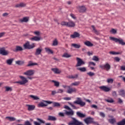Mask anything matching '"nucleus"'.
Instances as JSON below:
<instances>
[{
  "instance_id": "11",
  "label": "nucleus",
  "mask_w": 125,
  "mask_h": 125,
  "mask_svg": "<svg viewBox=\"0 0 125 125\" xmlns=\"http://www.w3.org/2000/svg\"><path fill=\"white\" fill-rule=\"evenodd\" d=\"M0 54L2 56H7L9 54V52L8 51L5 50L4 47H1L0 48Z\"/></svg>"
},
{
  "instance_id": "42",
  "label": "nucleus",
  "mask_w": 125,
  "mask_h": 125,
  "mask_svg": "<svg viewBox=\"0 0 125 125\" xmlns=\"http://www.w3.org/2000/svg\"><path fill=\"white\" fill-rule=\"evenodd\" d=\"M119 95L121 96L122 97H124L125 96V90H120L119 91Z\"/></svg>"
},
{
  "instance_id": "59",
  "label": "nucleus",
  "mask_w": 125,
  "mask_h": 125,
  "mask_svg": "<svg viewBox=\"0 0 125 125\" xmlns=\"http://www.w3.org/2000/svg\"><path fill=\"white\" fill-rule=\"evenodd\" d=\"M100 115L103 118H104L105 117V114L104 112H100Z\"/></svg>"
},
{
  "instance_id": "10",
  "label": "nucleus",
  "mask_w": 125,
  "mask_h": 125,
  "mask_svg": "<svg viewBox=\"0 0 125 125\" xmlns=\"http://www.w3.org/2000/svg\"><path fill=\"white\" fill-rule=\"evenodd\" d=\"M67 88L68 89L67 90L66 93L68 94H72L73 93H76L77 91V89L75 87H71L70 86H67Z\"/></svg>"
},
{
  "instance_id": "39",
  "label": "nucleus",
  "mask_w": 125,
  "mask_h": 125,
  "mask_svg": "<svg viewBox=\"0 0 125 125\" xmlns=\"http://www.w3.org/2000/svg\"><path fill=\"white\" fill-rule=\"evenodd\" d=\"M14 61L13 59H8L7 60H6V63L9 65H11L13 62Z\"/></svg>"
},
{
  "instance_id": "55",
  "label": "nucleus",
  "mask_w": 125,
  "mask_h": 125,
  "mask_svg": "<svg viewBox=\"0 0 125 125\" xmlns=\"http://www.w3.org/2000/svg\"><path fill=\"white\" fill-rule=\"evenodd\" d=\"M58 115L61 117H64L65 116V114L63 112H59Z\"/></svg>"
},
{
  "instance_id": "16",
  "label": "nucleus",
  "mask_w": 125,
  "mask_h": 125,
  "mask_svg": "<svg viewBox=\"0 0 125 125\" xmlns=\"http://www.w3.org/2000/svg\"><path fill=\"white\" fill-rule=\"evenodd\" d=\"M51 70L56 74H59L62 73V71L58 68H51Z\"/></svg>"
},
{
  "instance_id": "26",
  "label": "nucleus",
  "mask_w": 125,
  "mask_h": 125,
  "mask_svg": "<svg viewBox=\"0 0 125 125\" xmlns=\"http://www.w3.org/2000/svg\"><path fill=\"white\" fill-rule=\"evenodd\" d=\"M71 46L76 49H80L81 47V45L80 44L77 43H72Z\"/></svg>"
},
{
  "instance_id": "31",
  "label": "nucleus",
  "mask_w": 125,
  "mask_h": 125,
  "mask_svg": "<svg viewBox=\"0 0 125 125\" xmlns=\"http://www.w3.org/2000/svg\"><path fill=\"white\" fill-rule=\"evenodd\" d=\"M23 50V49L21 46H16L15 51V52H18V51H22Z\"/></svg>"
},
{
  "instance_id": "24",
  "label": "nucleus",
  "mask_w": 125,
  "mask_h": 125,
  "mask_svg": "<svg viewBox=\"0 0 125 125\" xmlns=\"http://www.w3.org/2000/svg\"><path fill=\"white\" fill-rule=\"evenodd\" d=\"M76 114H77V116L80 118H83L85 117V114H84L80 111L77 112Z\"/></svg>"
},
{
  "instance_id": "58",
  "label": "nucleus",
  "mask_w": 125,
  "mask_h": 125,
  "mask_svg": "<svg viewBox=\"0 0 125 125\" xmlns=\"http://www.w3.org/2000/svg\"><path fill=\"white\" fill-rule=\"evenodd\" d=\"M110 32H111L113 34H116L117 33V30L115 29H111L110 30Z\"/></svg>"
},
{
  "instance_id": "56",
  "label": "nucleus",
  "mask_w": 125,
  "mask_h": 125,
  "mask_svg": "<svg viewBox=\"0 0 125 125\" xmlns=\"http://www.w3.org/2000/svg\"><path fill=\"white\" fill-rule=\"evenodd\" d=\"M33 34L37 36H40V32L38 31L33 32Z\"/></svg>"
},
{
  "instance_id": "40",
  "label": "nucleus",
  "mask_w": 125,
  "mask_h": 125,
  "mask_svg": "<svg viewBox=\"0 0 125 125\" xmlns=\"http://www.w3.org/2000/svg\"><path fill=\"white\" fill-rule=\"evenodd\" d=\"M105 101L110 104L114 103V100L112 98H108L107 99H105Z\"/></svg>"
},
{
  "instance_id": "1",
  "label": "nucleus",
  "mask_w": 125,
  "mask_h": 125,
  "mask_svg": "<svg viewBox=\"0 0 125 125\" xmlns=\"http://www.w3.org/2000/svg\"><path fill=\"white\" fill-rule=\"evenodd\" d=\"M72 121L68 123V125H84L82 122L79 121L75 117H71Z\"/></svg>"
},
{
  "instance_id": "47",
  "label": "nucleus",
  "mask_w": 125,
  "mask_h": 125,
  "mask_svg": "<svg viewBox=\"0 0 125 125\" xmlns=\"http://www.w3.org/2000/svg\"><path fill=\"white\" fill-rule=\"evenodd\" d=\"M92 60L95 62H99V58L98 57L96 56H94L92 58Z\"/></svg>"
},
{
  "instance_id": "7",
  "label": "nucleus",
  "mask_w": 125,
  "mask_h": 125,
  "mask_svg": "<svg viewBox=\"0 0 125 125\" xmlns=\"http://www.w3.org/2000/svg\"><path fill=\"white\" fill-rule=\"evenodd\" d=\"M94 119L91 117H87L83 120L84 122L86 125H89L92 124Z\"/></svg>"
},
{
  "instance_id": "3",
  "label": "nucleus",
  "mask_w": 125,
  "mask_h": 125,
  "mask_svg": "<svg viewBox=\"0 0 125 125\" xmlns=\"http://www.w3.org/2000/svg\"><path fill=\"white\" fill-rule=\"evenodd\" d=\"M19 77L21 79V81L15 82L14 83H19L20 85H22L25 84L26 83H27L28 82V80L25 77L22 76H20Z\"/></svg>"
},
{
  "instance_id": "36",
  "label": "nucleus",
  "mask_w": 125,
  "mask_h": 125,
  "mask_svg": "<svg viewBox=\"0 0 125 125\" xmlns=\"http://www.w3.org/2000/svg\"><path fill=\"white\" fill-rule=\"evenodd\" d=\"M48 120L55 121L57 120V118L54 116H48Z\"/></svg>"
},
{
  "instance_id": "25",
  "label": "nucleus",
  "mask_w": 125,
  "mask_h": 125,
  "mask_svg": "<svg viewBox=\"0 0 125 125\" xmlns=\"http://www.w3.org/2000/svg\"><path fill=\"white\" fill-rule=\"evenodd\" d=\"M28 21H29V18L28 17H24L22 19H21L20 20V21L21 23L27 22Z\"/></svg>"
},
{
  "instance_id": "57",
  "label": "nucleus",
  "mask_w": 125,
  "mask_h": 125,
  "mask_svg": "<svg viewBox=\"0 0 125 125\" xmlns=\"http://www.w3.org/2000/svg\"><path fill=\"white\" fill-rule=\"evenodd\" d=\"M42 102L43 103H45L48 104H52L53 103V102L49 101H45V100H42Z\"/></svg>"
},
{
  "instance_id": "27",
  "label": "nucleus",
  "mask_w": 125,
  "mask_h": 125,
  "mask_svg": "<svg viewBox=\"0 0 125 125\" xmlns=\"http://www.w3.org/2000/svg\"><path fill=\"white\" fill-rule=\"evenodd\" d=\"M80 83H81V82L76 81V82H74V83H71L70 84V86H78L80 84Z\"/></svg>"
},
{
  "instance_id": "4",
  "label": "nucleus",
  "mask_w": 125,
  "mask_h": 125,
  "mask_svg": "<svg viewBox=\"0 0 125 125\" xmlns=\"http://www.w3.org/2000/svg\"><path fill=\"white\" fill-rule=\"evenodd\" d=\"M73 103L74 104L80 105L81 107H83L86 104L85 102H83L82 98L79 97L77 98V100L74 101Z\"/></svg>"
},
{
  "instance_id": "61",
  "label": "nucleus",
  "mask_w": 125,
  "mask_h": 125,
  "mask_svg": "<svg viewBox=\"0 0 125 125\" xmlns=\"http://www.w3.org/2000/svg\"><path fill=\"white\" fill-rule=\"evenodd\" d=\"M63 92L64 90L62 89H58L57 90V93H62Z\"/></svg>"
},
{
  "instance_id": "20",
  "label": "nucleus",
  "mask_w": 125,
  "mask_h": 125,
  "mask_svg": "<svg viewBox=\"0 0 125 125\" xmlns=\"http://www.w3.org/2000/svg\"><path fill=\"white\" fill-rule=\"evenodd\" d=\"M80 37V34L77 32H75L73 34L71 35L70 37L72 39H75L76 38H79Z\"/></svg>"
},
{
  "instance_id": "43",
  "label": "nucleus",
  "mask_w": 125,
  "mask_h": 125,
  "mask_svg": "<svg viewBox=\"0 0 125 125\" xmlns=\"http://www.w3.org/2000/svg\"><path fill=\"white\" fill-rule=\"evenodd\" d=\"M53 105L54 107H57L60 108L61 107V104L58 102H54L53 103Z\"/></svg>"
},
{
  "instance_id": "5",
  "label": "nucleus",
  "mask_w": 125,
  "mask_h": 125,
  "mask_svg": "<svg viewBox=\"0 0 125 125\" xmlns=\"http://www.w3.org/2000/svg\"><path fill=\"white\" fill-rule=\"evenodd\" d=\"M23 47L25 49H32L35 47V43L30 44L29 42H27L25 44H23Z\"/></svg>"
},
{
  "instance_id": "46",
  "label": "nucleus",
  "mask_w": 125,
  "mask_h": 125,
  "mask_svg": "<svg viewBox=\"0 0 125 125\" xmlns=\"http://www.w3.org/2000/svg\"><path fill=\"white\" fill-rule=\"evenodd\" d=\"M109 54L110 55H120L121 54V52H115V51H110L109 52Z\"/></svg>"
},
{
  "instance_id": "62",
  "label": "nucleus",
  "mask_w": 125,
  "mask_h": 125,
  "mask_svg": "<svg viewBox=\"0 0 125 125\" xmlns=\"http://www.w3.org/2000/svg\"><path fill=\"white\" fill-rule=\"evenodd\" d=\"M24 125H32V124L29 121H26Z\"/></svg>"
},
{
  "instance_id": "45",
  "label": "nucleus",
  "mask_w": 125,
  "mask_h": 125,
  "mask_svg": "<svg viewBox=\"0 0 125 125\" xmlns=\"http://www.w3.org/2000/svg\"><path fill=\"white\" fill-rule=\"evenodd\" d=\"M96 65V63L93 62H89L88 67H91L92 66H95Z\"/></svg>"
},
{
  "instance_id": "17",
  "label": "nucleus",
  "mask_w": 125,
  "mask_h": 125,
  "mask_svg": "<svg viewBox=\"0 0 125 125\" xmlns=\"http://www.w3.org/2000/svg\"><path fill=\"white\" fill-rule=\"evenodd\" d=\"M26 106L28 107L27 110L29 111H33L36 108V106L35 105L27 104Z\"/></svg>"
},
{
  "instance_id": "41",
  "label": "nucleus",
  "mask_w": 125,
  "mask_h": 125,
  "mask_svg": "<svg viewBox=\"0 0 125 125\" xmlns=\"http://www.w3.org/2000/svg\"><path fill=\"white\" fill-rule=\"evenodd\" d=\"M24 63V61H16V64L19 65H22Z\"/></svg>"
},
{
  "instance_id": "28",
  "label": "nucleus",
  "mask_w": 125,
  "mask_h": 125,
  "mask_svg": "<svg viewBox=\"0 0 125 125\" xmlns=\"http://www.w3.org/2000/svg\"><path fill=\"white\" fill-rule=\"evenodd\" d=\"M79 77V75L78 74H75L74 75H69L68 76V79H78Z\"/></svg>"
},
{
  "instance_id": "44",
  "label": "nucleus",
  "mask_w": 125,
  "mask_h": 125,
  "mask_svg": "<svg viewBox=\"0 0 125 125\" xmlns=\"http://www.w3.org/2000/svg\"><path fill=\"white\" fill-rule=\"evenodd\" d=\"M6 119H8L9 121H16V118L13 117H6Z\"/></svg>"
},
{
  "instance_id": "12",
  "label": "nucleus",
  "mask_w": 125,
  "mask_h": 125,
  "mask_svg": "<svg viewBox=\"0 0 125 125\" xmlns=\"http://www.w3.org/2000/svg\"><path fill=\"white\" fill-rule=\"evenodd\" d=\"M77 8L79 12L82 13H85L87 10V9L85 6H79Z\"/></svg>"
},
{
  "instance_id": "63",
  "label": "nucleus",
  "mask_w": 125,
  "mask_h": 125,
  "mask_svg": "<svg viewBox=\"0 0 125 125\" xmlns=\"http://www.w3.org/2000/svg\"><path fill=\"white\" fill-rule=\"evenodd\" d=\"M117 125H125L124 124V121L122 120L121 121L119 122L118 123H117Z\"/></svg>"
},
{
  "instance_id": "49",
  "label": "nucleus",
  "mask_w": 125,
  "mask_h": 125,
  "mask_svg": "<svg viewBox=\"0 0 125 125\" xmlns=\"http://www.w3.org/2000/svg\"><path fill=\"white\" fill-rule=\"evenodd\" d=\"M68 104L71 106V107L73 108V109H78V108L74 104H73L72 103L69 102Z\"/></svg>"
},
{
  "instance_id": "23",
  "label": "nucleus",
  "mask_w": 125,
  "mask_h": 125,
  "mask_svg": "<svg viewBox=\"0 0 125 125\" xmlns=\"http://www.w3.org/2000/svg\"><path fill=\"white\" fill-rule=\"evenodd\" d=\"M84 44L87 47H92L93 46V44L91 43L90 41H87L84 42Z\"/></svg>"
},
{
  "instance_id": "29",
  "label": "nucleus",
  "mask_w": 125,
  "mask_h": 125,
  "mask_svg": "<svg viewBox=\"0 0 125 125\" xmlns=\"http://www.w3.org/2000/svg\"><path fill=\"white\" fill-rule=\"evenodd\" d=\"M38 64L37 63H34L32 61H30L28 62V64L27 65V67L33 66L35 65H38Z\"/></svg>"
},
{
  "instance_id": "6",
  "label": "nucleus",
  "mask_w": 125,
  "mask_h": 125,
  "mask_svg": "<svg viewBox=\"0 0 125 125\" xmlns=\"http://www.w3.org/2000/svg\"><path fill=\"white\" fill-rule=\"evenodd\" d=\"M35 71L34 70L30 69L23 73V75L27 76V77L32 76L34 75Z\"/></svg>"
},
{
  "instance_id": "51",
  "label": "nucleus",
  "mask_w": 125,
  "mask_h": 125,
  "mask_svg": "<svg viewBox=\"0 0 125 125\" xmlns=\"http://www.w3.org/2000/svg\"><path fill=\"white\" fill-rule=\"evenodd\" d=\"M87 75H88L90 77H92L95 75V73L92 72H89L87 73Z\"/></svg>"
},
{
  "instance_id": "14",
  "label": "nucleus",
  "mask_w": 125,
  "mask_h": 125,
  "mask_svg": "<svg viewBox=\"0 0 125 125\" xmlns=\"http://www.w3.org/2000/svg\"><path fill=\"white\" fill-rule=\"evenodd\" d=\"M37 120L40 123L37 121H34L33 123L34 125H41V124H45V121L41 119L40 118H37Z\"/></svg>"
},
{
  "instance_id": "33",
  "label": "nucleus",
  "mask_w": 125,
  "mask_h": 125,
  "mask_svg": "<svg viewBox=\"0 0 125 125\" xmlns=\"http://www.w3.org/2000/svg\"><path fill=\"white\" fill-rule=\"evenodd\" d=\"M108 122L111 125H114V123H116V119L114 118L108 119Z\"/></svg>"
},
{
  "instance_id": "50",
  "label": "nucleus",
  "mask_w": 125,
  "mask_h": 125,
  "mask_svg": "<svg viewBox=\"0 0 125 125\" xmlns=\"http://www.w3.org/2000/svg\"><path fill=\"white\" fill-rule=\"evenodd\" d=\"M92 28L93 29V30L94 31V32L96 34H98V31L96 30L95 27L94 25H92L91 26Z\"/></svg>"
},
{
  "instance_id": "35",
  "label": "nucleus",
  "mask_w": 125,
  "mask_h": 125,
  "mask_svg": "<svg viewBox=\"0 0 125 125\" xmlns=\"http://www.w3.org/2000/svg\"><path fill=\"white\" fill-rule=\"evenodd\" d=\"M77 70H79L82 72H85L87 71L86 68L85 67L77 68Z\"/></svg>"
},
{
  "instance_id": "21",
  "label": "nucleus",
  "mask_w": 125,
  "mask_h": 125,
  "mask_svg": "<svg viewBox=\"0 0 125 125\" xmlns=\"http://www.w3.org/2000/svg\"><path fill=\"white\" fill-rule=\"evenodd\" d=\"M67 26L68 27H74L75 26V23L72 21H70L67 22Z\"/></svg>"
},
{
  "instance_id": "52",
  "label": "nucleus",
  "mask_w": 125,
  "mask_h": 125,
  "mask_svg": "<svg viewBox=\"0 0 125 125\" xmlns=\"http://www.w3.org/2000/svg\"><path fill=\"white\" fill-rule=\"evenodd\" d=\"M5 91H11L12 90V88L9 86H5Z\"/></svg>"
},
{
  "instance_id": "22",
  "label": "nucleus",
  "mask_w": 125,
  "mask_h": 125,
  "mask_svg": "<svg viewBox=\"0 0 125 125\" xmlns=\"http://www.w3.org/2000/svg\"><path fill=\"white\" fill-rule=\"evenodd\" d=\"M38 107H46L48 106L47 104H44L43 102H41L40 103H39L37 105Z\"/></svg>"
},
{
  "instance_id": "53",
  "label": "nucleus",
  "mask_w": 125,
  "mask_h": 125,
  "mask_svg": "<svg viewBox=\"0 0 125 125\" xmlns=\"http://www.w3.org/2000/svg\"><path fill=\"white\" fill-rule=\"evenodd\" d=\"M58 45V42L57 40H55L53 42V46H57Z\"/></svg>"
},
{
  "instance_id": "13",
  "label": "nucleus",
  "mask_w": 125,
  "mask_h": 125,
  "mask_svg": "<svg viewBox=\"0 0 125 125\" xmlns=\"http://www.w3.org/2000/svg\"><path fill=\"white\" fill-rule=\"evenodd\" d=\"M99 89L105 92H108L110 91V87H107L105 85L99 86Z\"/></svg>"
},
{
  "instance_id": "54",
  "label": "nucleus",
  "mask_w": 125,
  "mask_h": 125,
  "mask_svg": "<svg viewBox=\"0 0 125 125\" xmlns=\"http://www.w3.org/2000/svg\"><path fill=\"white\" fill-rule=\"evenodd\" d=\"M67 24H68V22H65V21H62L61 23V25H62V26H67Z\"/></svg>"
},
{
  "instance_id": "38",
  "label": "nucleus",
  "mask_w": 125,
  "mask_h": 125,
  "mask_svg": "<svg viewBox=\"0 0 125 125\" xmlns=\"http://www.w3.org/2000/svg\"><path fill=\"white\" fill-rule=\"evenodd\" d=\"M45 50L46 51V53H47L48 54H53V52L52 50H51L50 48H47V47H45Z\"/></svg>"
},
{
  "instance_id": "60",
  "label": "nucleus",
  "mask_w": 125,
  "mask_h": 125,
  "mask_svg": "<svg viewBox=\"0 0 125 125\" xmlns=\"http://www.w3.org/2000/svg\"><path fill=\"white\" fill-rule=\"evenodd\" d=\"M91 107L93 108L96 109H98V106L96 104L91 105Z\"/></svg>"
},
{
  "instance_id": "30",
  "label": "nucleus",
  "mask_w": 125,
  "mask_h": 125,
  "mask_svg": "<svg viewBox=\"0 0 125 125\" xmlns=\"http://www.w3.org/2000/svg\"><path fill=\"white\" fill-rule=\"evenodd\" d=\"M26 6V4L24 3H20V4H17L15 5V7L16 8H21V7H24Z\"/></svg>"
},
{
  "instance_id": "15",
  "label": "nucleus",
  "mask_w": 125,
  "mask_h": 125,
  "mask_svg": "<svg viewBox=\"0 0 125 125\" xmlns=\"http://www.w3.org/2000/svg\"><path fill=\"white\" fill-rule=\"evenodd\" d=\"M64 112H65V114L66 116H72L74 115V111L72 108L71 109H69V111H67L66 110H65Z\"/></svg>"
},
{
  "instance_id": "9",
  "label": "nucleus",
  "mask_w": 125,
  "mask_h": 125,
  "mask_svg": "<svg viewBox=\"0 0 125 125\" xmlns=\"http://www.w3.org/2000/svg\"><path fill=\"white\" fill-rule=\"evenodd\" d=\"M77 63L76 65V67H80L85 64V62L80 58H77Z\"/></svg>"
},
{
  "instance_id": "37",
  "label": "nucleus",
  "mask_w": 125,
  "mask_h": 125,
  "mask_svg": "<svg viewBox=\"0 0 125 125\" xmlns=\"http://www.w3.org/2000/svg\"><path fill=\"white\" fill-rule=\"evenodd\" d=\"M52 83H54V86L58 87L60 86V82L55 81V80H52L51 81Z\"/></svg>"
},
{
  "instance_id": "19",
  "label": "nucleus",
  "mask_w": 125,
  "mask_h": 125,
  "mask_svg": "<svg viewBox=\"0 0 125 125\" xmlns=\"http://www.w3.org/2000/svg\"><path fill=\"white\" fill-rule=\"evenodd\" d=\"M42 48H38L36 49V52L35 53V56H39L41 55V53L42 52Z\"/></svg>"
},
{
  "instance_id": "2",
  "label": "nucleus",
  "mask_w": 125,
  "mask_h": 125,
  "mask_svg": "<svg viewBox=\"0 0 125 125\" xmlns=\"http://www.w3.org/2000/svg\"><path fill=\"white\" fill-rule=\"evenodd\" d=\"M109 39L110 40L115 42L116 43H118L119 44H121L122 45H125V42H124V40L121 38L118 39L115 37H110Z\"/></svg>"
},
{
  "instance_id": "48",
  "label": "nucleus",
  "mask_w": 125,
  "mask_h": 125,
  "mask_svg": "<svg viewBox=\"0 0 125 125\" xmlns=\"http://www.w3.org/2000/svg\"><path fill=\"white\" fill-rule=\"evenodd\" d=\"M113 82H114V80L112 78H109L107 80V83H113Z\"/></svg>"
},
{
  "instance_id": "8",
  "label": "nucleus",
  "mask_w": 125,
  "mask_h": 125,
  "mask_svg": "<svg viewBox=\"0 0 125 125\" xmlns=\"http://www.w3.org/2000/svg\"><path fill=\"white\" fill-rule=\"evenodd\" d=\"M100 68L102 69H105L107 71L111 69V65L108 63L106 62L105 64L100 65Z\"/></svg>"
},
{
  "instance_id": "18",
  "label": "nucleus",
  "mask_w": 125,
  "mask_h": 125,
  "mask_svg": "<svg viewBox=\"0 0 125 125\" xmlns=\"http://www.w3.org/2000/svg\"><path fill=\"white\" fill-rule=\"evenodd\" d=\"M41 40V38L40 37L34 36L32 38H30V40L31 41L35 42H39Z\"/></svg>"
},
{
  "instance_id": "32",
  "label": "nucleus",
  "mask_w": 125,
  "mask_h": 125,
  "mask_svg": "<svg viewBox=\"0 0 125 125\" xmlns=\"http://www.w3.org/2000/svg\"><path fill=\"white\" fill-rule=\"evenodd\" d=\"M30 98L33 99L34 100H40V98L38 96H35L33 95H30L29 96Z\"/></svg>"
},
{
  "instance_id": "64",
  "label": "nucleus",
  "mask_w": 125,
  "mask_h": 125,
  "mask_svg": "<svg viewBox=\"0 0 125 125\" xmlns=\"http://www.w3.org/2000/svg\"><path fill=\"white\" fill-rule=\"evenodd\" d=\"M92 124L94 125H100L98 122L94 121V120H93Z\"/></svg>"
},
{
  "instance_id": "34",
  "label": "nucleus",
  "mask_w": 125,
  "mask_h": 125,
  "mask_svg": "<svg viewBox=\"0 0 125 125\" xmlns=\"http://www.w3.org/2000/svg\"><path fill=\"white\" fill-rule=\"evenodd\" d=\"M71 57L72 56L67 53H64L62 56V58H71Z\"/></svg>"
}]
</instances>
